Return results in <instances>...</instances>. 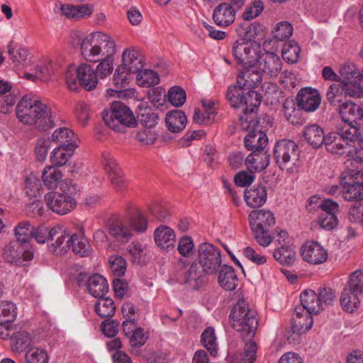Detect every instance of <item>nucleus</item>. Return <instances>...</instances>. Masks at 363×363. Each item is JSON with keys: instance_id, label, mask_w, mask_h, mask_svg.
<instances>
[{"instance_id": "18", "label": "nucleus", "mask_w": 363, "mask_h": 363, "mask_svg": "<svg viewBox=\"0 0 363 363\" xmlns=\"http://www.w3.org/2000/svg\"><path fill=\"white\" fill-rule=\"evenodd\" d=\"M97 51L101 60L113 59L116 52V43L113 38L106 33L95 32Z\"/></svg>"}, {"instance_id": "38", "label": "nucleus", "mask_w": 363, "mask_h": 363, "mask_svg": "<svg viewBox=\"0 0 363 363\" xmlns=\"http://www.w3.org/2000/svg\"><path fill=\"white\" fill-rule=\"evenodd\" d=\"M108 233L118 241L122 242H127L133 235L132 229L123 220H116L111 223L108 226Z\"/></svg>"}, {"instance_id": "5", "label": "nucleus", "mask_w": 363, "mask_h": 363, "mask_svg": "<svg viewBox=\"0 0 363 363\" xmlns=\"http://www.w3.org/2000/svg\"><path fill=\"white\" fill-rule=\"evenodd\" d=\"M60 189L63 194L52 191L45 196L47 206L59 215H65L71 212L77 206L75 199L71 195L75 187L71 181L65 180L61 184Z\"/></svg>"}, {"instance_id": "61", "label": "nucleus", "mask_w": 363, "mask_h": 363, "mask_svg": "<svg viewBox=\"0 0 363 363\" xmlns=\"http://www.w3.org/2000/svg\"><path fill=\"white\" fill-rule=\"evenodd\" d=\"M130 74L133 73L128 72L122 65L118 66L113 74L114 86L118 89L125 88L129 83Z\"/></svg>"}, {"instance_id": "47", "label": "nucleus", "mask_w": 363, "mask_h": 363, "mask_svg": "<svg viewBox=\"0 0 363 363\" xmlns=\"http://www.w3.org/2000/svg\"><path fill=\"white\" fill-rule=\"evenodd\" d=\"M33 232L34 226L27 220L19 222L14 228L16 241L21 244L28 242L33 238Z\"/></svg>"}, {"instance_id": "7", "label": "nucleus", "mask_w": 363, "mask_h": 363, "mask_svg": "<svg viewBox=\"0 0 363 363\" xmlns=\"http://www.w3.org/2000/svg\"><path fill=\"white\" fill-rule=\"evenodd\" d=\"M299 150L298 145L293 140L282 139L276 143L273 150V157L282 170L294 172L297 169Z\"/></svg>"}, {"instance_id": "11", "label": "nucleus", "mask_w": 363, "mask_h": 363, "mask_svg": "<svg viewBox=\"0 0 363 363\" xmlns=\"http://www.w3.org/2000/svg\"><path fill=\"white\" fill-rule=\"evenodd\" d=\"M231 52L238 63L242 67L250 66L257 62L260 47L254 41L240 39L233 43Z\"/></svg>"}, {"instance_id": "62", "label": "nucleus", "mask_w": 363, "mask_h": 363, "mask_svg": "<svg viewBox=\"0 0 363 363\" xmlns=\"http://www.w3.org/2000/svg\"><path fill=\"white\" fill-rule=\"evenodd\" d=\"M27 363H48V355L45 350L41 348H33L26 353Z\"/></svg>"}, {"instance_id": "29", "label": "nucleus", "mask_w": 363, "mask_h": 363, "mask_svg": "<svg viewBox=\"0 0 363 363\" xmlns=\"http://www.w3.org/2000/svg\"><path fill=\"white\" fill-rule=\"evenodd\" d=\"M316 207L320 210V213H325L326 215L337 216L340 212L339 204L336 201L331 199L320 200L316 196L311 197L307 208L309 211H313L315 210Z\"/></svg>"}, {"instance_id": "33", "label": "nucleus", "mask_w": 363, "mask_h": 363, "mask_svg": "<svg viewBox=\"0 0 363 363\" xmlns=\"http://www.w3.org/2000/svg\"><path fill=\"white\" fill-rule=\"evenodd\" d=\"M94 33L86 36L81 42L80 50L82 57L89 62H96L100 61Z\"/></svg>"}, {"instance_id": "34", "label": "nucleus", "mask_w": 363, "mask_h": 363, "mask_svg": "<svg viewBox=\"0 0 363 363\" xmlns=\"http://www.w3.org/2000/svg\"><path fill=\"white\" fill-rule=\"evenodd\" d=\"M218 279L220 286L226 291H233L238 286V279L233 268L226 264L220 267Z\"/></svg>"}, {"instance_id": "40", "label": "nucleus", "mask_w": 363, "mask_h": 363, "mask_svg": "<svg viewBox=\"0 0 363 363\" xmlns=\"http://www.w3.org/2000/svg\"><path fill=\"white\" fill-rule=\"evenodd\" d=\"M176 238L174 230L168 226H160L155 231V240L161 248L172 245Z\"/></svg>"}, {"instance_id": "19", "label": "nucleus", "mask_w": 363, "mask_h": 363, "mask_svg": "<svg viewBox=\"0 0 363 363\" xmlns=\"http://www.w3.org/2000/svg\"><path fill=\"white\" fill-rule=\"evenodd\" d=\"M339 113L344 123H354L359 126L363 123V106L353 102H344L339 106Z\"/></svg>"}, {"instance_id": "31", "label": "nucleus", "mask_w": 363, "mask_h": 363, "mask_svg": "<svg viewBox=\"0 0 363 363\" xmlns=\"http://www.w3.org/2000/svg\"><path fill=\"white\" fill-rule=\"evenodd\" d=\"M50 140L69 150H75L77 147L74 133L67 128L56 129L52 134Z\"/></svg>"}, {"instance_id": "48", "label": "nucleus", "mask_w": 363, "mask_h": 363, "mask_svg": "<svg viewBox=\"0 0 363 363\" xmlns=\"http://www.w3.org/2000/svg\"><path fill=\"white\" fill-rule=\"evenodd\" d=\"M345 96V91L342 82L331 84L326 91V99L329 104L333 106H340Z\"/></svg>"}, {"instance_id": "21", "label": "nucleus", "mask_w": 363, "mask_h": 363, "mask_svg": "<svg viewBox=\"0 0 363 363\" xmlns=\"http://www.w3.org/2000/svg\"><path fill=\"white\" fill-rule=\"evenodd\" d=\"M128 72L138 73L144 67V59L140 51L134 48H127L122 54V65Z\"/></svg>"}, {"instance_id": "45", "label": "nucleus", "mask_w": 363, "mask_h": 363, "mask_svg": "<svg viewBox=\"0 0 363 363\" xmlns=\"http://www.w3.org/2000/svg\"><path fill=\"white\" fill-rule=\"evenodd\" d=\"M296 256V252L290 245L278 246L273 253L274 258L283 265L294 263Z\"/></svg>"}, {"instance_id": "63", "label": "nucleus", "mask_w": 363, "mask_h": 363, "mask_svg": "<svg viewBox=\"0 0 363 363\" xmlns=\"http://www.w3.org/2000/svg\"><path fill=\"white\" fill-rule=\"evenodd\" d=\"M168 99L174 106H182L186 101V92L179 86H173L168 91Z\"/></svg>"}, {"instance_id": "25", "label": "nucleus", "mask_w": 363, "mask_h": 363, "mask_svg": "<svg viewBox=\"0 0 363 363\" xmlns=\"http://www.w3.org/2000/svg\"><path fill=\"white\" fill-rule=\"evenodd\" d=\"M269 157L267 150L252 152L245 159V165L251 173L261 172L268 167Z\"/></svg>"}, {"instance_id": "58", "label": "nucleus", "mask_w": 363, "mask_h": 363, "mask_svg": "<svg viewBox=\"0 0 363 363\" xmlns=\"http://www.w3.org/2000/svg\"><path fill=\"white\" fill-rule=\"evenodd\" d=\"M260 102L261 98L257 91H248L243 101V106H245V113L252 114L255 112L258 109Z\"/></svg>"}, {"instance_id": "13", "label": "nucleus", "mask_w": 363, "mask_h": 363, "mask_svg": "<svg viewBox=\"0 0 363 363\" xmlns=\"http://www.w3.org/2000/svg\"><path fill=\"white\" fill-rule=\"evenodd\" d=\"M8 53L13 66L17 69H25L26 73L30 72V68H33L35 60L26 48H16L11 42L8 45Z\"/></svg>"}, {"instance_id": "24", "label": "nucleus", "mask_w": 363, "mask_h": 363, "mask_svg": "<svg viewBox=\"0 0 363 363\" xmlns=\"http://www.w3.org/2000/svg\"><path fill=\"white\" fill-rule=\"evenodd\" d=\"M323 144L325 149L333 155H342L348 153V149L350 147L337 130L326 135Z\"/></svg>"}, {"instance_id": "1", "label": "nucleus", "mask_w": 363, "mask_h": 363, "mask_svg": "<svg viewBox=\"0 0 363 363\" xmlns=\"http://www.w3.org/2000/svg\"><path fill=\"white\" fill-rule=\"evenodd\" d=\"M16 117L22 123L45 130L56 125V115L37 96H23L16 106Z\"/></svg>"}, {"instance_id": "59", "label": "nucleus", "mask_w": 363, "mask_h": 363, "mask_svg": "<svg viewBox=\"0 0 363 363\" xmlns=\"http://www.w3.org/2000/svg\"><path fill=\"white\" fill-rule=\"evenodd\" d=\"M345 289L350 290L359 294H363V273L361 270H357L350 274Z\"/></svg>"}, {"instance_id": "64", "label": "nucleus", "mask_w": 363, "mask_h": 363, "mask_svg": "<svg viewBox=\"0 0 363 363\" xmlns=\"http://www.w3.org/2000/svg\"><path fill=\"white\" fill-rule=\"evenodd\" d=\"M131 347H140L144 345L149 337V334L142 328H138L128 337Z\"/></svg>"}, {"instance_id": "53", "label": "nucleus", "mask_w": 363, "mask_h": 363, "mask_svg": "<svg viewBox=\"0 0 363 363\" xmlns=\"http://www.w3.org/2000/svg\"><path fill=\"white\" fill-rule=\"evenodd\" d=\"M300 52L301 48L296 42L289 41L282 48L283 59L289 63H296L299 59Z\"/></svg>"}, {"instance_id": "4", "label": "nucleus", "mask_w": 363, "mask_h": 363, "mask_svg": "<svg viewBox=\"0 0 363 363\" xmlns=\"http://www.w3.org/2000/svg\"><path fill=\"white\" fill-rule=\"evenodd\" d=\"M65 82L71 91H76L79 86L91 91L96 87L99 79L92 66L82 63L77 68L74 66L68 67L65 72Z\"/></svg>"}, {"instance_id": "46", "label": "nucleus", "mask_w": 363, "mask_h": 363, "mask_svg": "<svg viewBox=\"0 0 363 363\" xmlns=\"http://www.w3.org/2000/svg\"><path fill=\"white\" fill-rule=\"evenodd\" d=\"M22 251L17 241H11L4 248L3 257L6 262L21 266L20 255Z\"/></svg>"}, {"instance_id": "23", "label": "nucleus", "mask_w": 363, "mask_h": 363, "mask_svg": "<svg viewBox=\"0 0 363 363\" xmlns=\"http://www.w3.org/2000/svg\"><path fill=\"white\" fill-rule=\"evenodd\" d=\"M235 13L236 11L230 4L223 3L214 9L213 18L218 26L226 27L234 22Z\"/></svg>"}, {"instance_id": "14", "label": "nucleus", "mask_w": 363, "mask_h": 363, "mask_svg": "<svg viewBox=\"0 0 363 363\" xmlns=\"http://www.w3.org/2000/svg\"><path fill=\"white\" fill-rule=\"evenodd\" d=\"M298 107L306 112H314L320 106L321 96L319 91L311 87L302 88L296 96Z\"/></svg>"}, {"instance_id": "20", "label": "nucleus", "mask_w": 363, "mask_h": 363, "mask_svg": "<svg viewBox=\"0 0 363 363\" xmlns=\"http://www.w3.org/2000/svg\"><path fill=\"white\" fill-rule=\"evenodd\" d=\"M49 236L52 243L50 250L53 252L65 254L70 250L69 236L60 226H55L49 230Z\"/></svg>"}, {"instance_id": "16", "label": "nucleus", "mask_w": 363, "mask_h": 363, "mask_svg": "<svg viewBox=\"0 0 363 363\" xmlns=\"http://www.w3.org/2000/svg\"><path fill=\"white\" fill-rule=\"evenodd\" d=\"M257 65L262 74L269 77H276L282 69V61L281 58L274 52H266L259 55Z\"/></svg>"}, {"instance_id": "55", "label": "nucleus", "mask_w": 363, "mask_h": 363, "mask_svg": "<svg viewBox=\"0 0 363 363\" xmlns=\"http://www.w3.org/2000/svg\"><path fill=\"white\" fill-rule=\"evenodd\" d=\"M17 315L16 306L11 301H0V322L12 323Z\"/></svg>"}, {"instance_id": "36", "label": "nucleus", "mask_w": 363, "mask_h": 363, "mask_svg": "<svg viewBox=\"0 0 363 363\" xmlns=\"http://www.w3.org/2000/svg\"><path fill=\"white\" fill-rule=\"evenodd\" d=\"M167 127L172 133H179L185 127L187 118L184 113L180 110L169 111L165 117Z\"/></svg>"}, {"instance_id": "10", "label": "nucleus", "mask_w": 363, "mask_h": 363, "mask_svg": "<svg viewBox=\"0 0 363 363\" xmlns=\"http://www.w3.org/2000/svg\"><path fill=\"white\" fill-rule=\"evenodd\" d=\"M207 276L215 274L221 267L220 251L213 245L208 242L198 246L197 256L194 261Z\"/></svg>"}, {"instance_id": "42", "label": "nucleus", "mask_w": 363, "mask_h": 363, "mask_svg": "<svg viewBox=\"0 0 363 363\" xmlns=\"http://www.w3.org/2000/svg\"><path fill=\"white\" fill-rule=\"evenodd\" d=\"M359 295L358 293L343 289L340 296V304L342 309L349 313L357 310L360 304Z\"/></svg>"}, {"instance_id": "52", "label": "nucleus", "mask_w": 363, "mask_h": 363, "mask_svg": "<svg viewBox=\"0 0 363 363\" xmlns=\"http://www.w3.org/2000/svg\"><path fill=\"white\" fill-rule=\"evenodd\" d=\"M138 85L143 87L153 86L160 82V77L157 72L150 69L140 70L137 73Z\"/></svg>"}, {"instance_id": "35", "label": "nucleus", "mask_w": 363, "mask_h": 363, "mask_svg": "<svg viewBox=\"0 0 363 363\" xmlns=\"http://www.w3.org/2000/svg\"><path fill=\"white\" fill-rule=\"evenodd\" d=\"M303 136L307 143L314 148H318L323 145L325 138L323 130L317 124L306 126Z\"/></svg>"}, {"instance_id": "15", "label": "nucleus", "mask_w": 363, "mask_h": 363, "mask_svg": "<svg viewBox=\"0 0 363 363\" xmlns=\"http://www.w3.org/2000/svg\"><path fill=\"white\" fill-rule=\"evenodd\" d=\"M262 73L257 63L244 66L237 77V84L249 90L257 87L262 82Z\"/></svg>"}, {"instance_id": "28", "label": "nucleus", "mask_w": 363, "mask_h": 363, "mask_svg": "<svg viewBox=\"0 0 363 363\" xmlns=\"http://www.w3.org/2000/svg\"><path fill=\"white\" fill-rule=\"evenodd\" d=\"M300 299L301 305L296 307H303L305 311L317 314L323 309L318 294L313 290H303L300 295Z\"/></svg>"}, {"instance_id": "39", "label": "nucleus", "mask_w": 363, "mask_h": 363, "mask_svg": "<svg viewBox=\"0 0 363 363\" xmlns=\"http://www.w3.org/2000/svg\"><path fill=\"white\" fill-rule=\"evenodd\" d=\"M60 10L65 16L75 20L89 16L92 13L91 9L87 5L62 4Z\"/></svg>"}, {"instance_id": "50", "label": "nucleus", "mask_w": 363, "mask_h": 363, "mask_svg": "<svg viewBox=\"0 0 363 363\" xmlns=\"http://www.w3.org/2000/svg\"><path fill=\"white\" fill-rule=\"evenodd\" d=\"M349 159L345 162V169H356L358 167L360 170L359 165L363 164V146L358 143V146L353 145V147L348 150Z\"/></svg>"}, {"instance_id": "26", "label": "nucleus", "mask_w": 363, "mask_h": 363, "mask_svg": "<svg viewBox=\"0 0 363 363\" xmlns=\"http://www.w3.org/2000/svg\"><path fill=\"white\" fill-rule=\"evenodd\" d=\"M267 197L266 188L262 185H255L245 190V201L251 208H259L263 206L267 201Z\"/></svg>"}, {"instance_id": "6", "label": "nucleus", "mask_w": 363, "mask_h": 363, "mask_svg": "<svg viewBox=\"0 0 363 363\" xmlns=\"http://www.w3.org/2000/svg\"><path fill=\"white\" fill-rule=\"evenodd\" d=\"M103 120L110 128L117 132H123L125 128H134L137 125L132 111L121 101L112 103L111 111L103 113Z\"/></svg>"}, {"instance_id": "41", "label": "nucleus", "mask_w": 363, "mask_h": 363, "mask_svg": "<svg viewBox=\"0 0 363 363\" xmlns=\"http://www.w3.org/2000/svg\"><path fill=\"white\" fill-rule=\"evenodd\" d=\"M70 248L76 254L80 257L89 256L92 250L91 246L89 241L82 235L73 234L69 238Z\"/></svg>"}, {"instance_id": "32", "label": "nucleus", "mask_w": 363, "mask_h": 363, "mask_svg": "<svg viewBox=\"0 0 363 363\" xmlns=\"http://www.w3.org/2000/svg\"><path fill=\"white\" fill-rule=\"evenodd\" d=\"M337 132L342 136L350 147L352 143H362L363 137L360 131V126L354 123H344V125L337 128Z\"/></svg>"}, {"instance_id": "2", "label": "nucleus", "mask_w": 363, "mask_h": 363, "mask_svg": "<svg viewBox=\"0 0 363 363\" xmlns=\"http://www.w3.org/2000/svg\"><path fill=\"white\" fill-rule=\"evenodd\" d=\"M232 328L242 336L253 337L258 325L257 313L245 299H240L229 315Z\"/></svg>"}, {"instance_id": "17", "label": "nucleus", "mask_w": 363, "mask_h": 363, "mask_svg": "<svg viewBox=\"0 0 363 363\" xmlns=\"http://www.w3.org/2000/svg\"><path fill=\"white\" fill-rule=\"evenodd\" d=\"M57 69V65L52 61H36L33 68H30V72H26L25 73V77L28 79H30L32 81H35L37 79L46 81L50 76L55 73Z\"/></svg>"}, {"instance_id": "44", "label": "nucleus", "mask_w": 363, "mask_h": 363, "mask_svg": "<svg viewBox=\"0 0 363 363\" xmlns=\"http://www.w3.org/2000/svg\"><path fill=\"white\" fill-rule=\"evenodd\" d=\"M245 89L244 86L231 85L228 86L226 93V99L230 103L231 106L234 108H240L243 106V101L245 100Z\"/></svg>"}, {"instance_id": "9", "label": "nucleus", "mask_w": 363, "mask_h": 363, "mask_svg": "<svg viewBox=\"0 0 363 363\" xmlns=\"http://www.w3.org/2000/svg\"><path fill=\"white\" fill-rule=\"evenodd\" d=\"M177 265L181 270H183L180 276V281L186 289L197 291L207 283V275L197 262L194 261L190 262L184 258H179Z\"/></svg>"}, {"instance_id": "57", "label": "nucleus", "mask_w": 363, "mask_h": 363, "mask_svg": "<svg viewBox=\"0 0 363 363\" xmlns=\"http://www.w3.org/2000/svg\"><path fill=\"white\" fill-rule=\"evenodd\" d=\"M293 26L288 21H281L276 24L272 30L274 38L283 41L289 39L293 34Z\"/></svg>"}, {"instance_id": "8", "label": "nucleus", "mask_w": 363, "mask_h": 363, "mask_svg": "<svg viewBox=\"0 0 363 363\" xmlns=\"http://www.w3.org/2000/svg\"><path fill=\"white\" fill-rule=\"evenodd\" d=\"M363 173L356 169H345L340 177V184L343 187L342 191L345 200L349 201L363 200Z\"/></svg>"}, {"instance_id": "22", "label": "nucleus", "mask_w": 363, "mask_h": 363, "mask_svg": "<svg viewBox=\"0 0 363 363\" xmlns=\"http://www.w3.org/2000/svg\"><path fill=\"white\" fill-rule=\"evenodd\" d=\"M312 314L305 311L303 307H296L292 318L293 333L302 334L309 330L313 324Z\"/></svg>"}, {"instance_id": "27", "label": "nucleus", "mask_w": 363, "mask_h": 363, "mask_svg": "<svg viewBox=\"0 0 363 363\" xmlns=\"http://www.w3.org/2000/svg\"><path fill=\"white\" fill-rule=\"evenodd\" d=\"M268 138L264 132L259 130H250L245 138V147L252 152L266 150Z\"/></svg>"}, {"instance_id": "12", "label": "nucleus", "mask_w": 363, "mask_h": 363, "mask_svg": "<svg viewBox=\"0 0 363 363\" xmlns=\"http://www.w3.org/2000/svg\"><path fill=\"white\" fill-rule=\"evenodd\" d=\"M301 255L305 262L318 265L327 260L328 253L319 242L307 241L301 247Z\"/></svg>"}, {"instance_id": "49", "label": "nucleus", "mask_w": 363, "mask_h": 363, "mask_svg": "<svg viewBox=\"0 0 363 363\" xmlns=\"http://www.w3.org/2000/svg\"><path fill=\"white\" fill-rule=\"evenodd\" d=\"M342 84L345 91V96H349L355 99L363 97V75L342 82Z\"/></svg>"}, {"instance_id": "51", "label": "nucleus", "mask_w": 363, "mask_h": 363, "mask_svg": "<svg viewBox=\"0 0 363 363\" xmlns=\"http://www.w3.org/2000/svg\"><path fill=\"white\" fill-rule=\"evenodd\" d=\"M95 305L96 313L101 318L112 317L116 311L113 301L110 298H99Z\"/></svg>"}, {"instance_id": "54", "label": "nucleus", "mask_w": 363, "mask_h": 363, "mask_svg": "<svg viewBox=\"0 0 363 363\" xmlns=\"http://www.w3.org/2000/svg\"><path fill=\"white\" fill-rule=\"evenodd\" d=\"M74 150L63 146L55 147L50 157L52 164L57 167L65 164L72 157Z\"/></svg>"}, {"instance_id": "30", "label": "nucleus", "mask_w": 363, "mask_h": 363, "mask_svg": "<svg viewBox=\"0 0 363 363\" xmlns=\"http://www.w3.org/2000/svg\"><path fill=\"white\" fill-rule=\"evenodd\" d=\"M86 289L89 294L95 298H101L108 291L106 279L99 274L89 277L86 281Z\"/></svg>"}, {"instance_id": "37", "label": "nucleus", "mask_w": 363, "mask_h": 363, "mask_svg": "<svg viewBox=\"0 0 363 363\" xmlns=\"http://www.w3.org/2000/svg\"><path fill=\"white\" fill-rule=\"evenodd\" d=\"M31 344L30 335L25 330L13 331L10 337V345L12 352L21 353L25 351Z\"/></svg>"}, {"instance_id": "43", "label": "nucleus", "mask_w": 363, "mask_h": 363, "mask_svg": "<svg viewBox=\"0 0 363 363\" xmlns=\"http://www.w3.org/2000/svg\"><path fill=\"white\" fill-rule=\"evenodd\" d=\"M62 172L55 167H46L42 173V179L45 186L49 189L57 187L62 179Z\"/></svg>"}, {"instance_id": "56", "label": "nucleus", "mask_w": 363, "mask_h": 363, "mask_svg": "<svg viewBox=\"0 0 363 363\" xmlns=\"http://www.w3.org/2000/svg\"><path fill=\"white\" fill-rule=\"evenodd\" d=\"M201 342L211 355H216L217 344L213 328L208 327L204 330L201 334Z\"/></svg>"}, {"instance_id": "60", "label": "nucleus", "mask_w": 363, "mask_h": 363, "mask_svg": "<svg viewBox=\"0 0 363 363\" xmlns=\"http://www.w3.org/2000/svg\"><path fill=\"white\" fill-rule=\"evenodd\" d=\"M138 121L145 128H154L157 123L158 116L149 108L140 110L138 116Z\"/></svg>"}, {"instance_id": "3", "label": "nucleus", "mask_w": 363, "mask_h": 363, "mask_svg": "<svg viewBox=\"0 0 363 363\" xmlns=\"http://www.w3.org/2000/svg\"><path fill=\"white\" fill-rule=\"evenodd\" d=\"M248 220L257 242L262 246H268L272 242L270 229L276 223L274 213L265 209L252 211Z\"/></svg>"}]
</instances>
